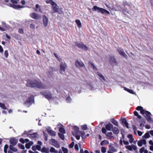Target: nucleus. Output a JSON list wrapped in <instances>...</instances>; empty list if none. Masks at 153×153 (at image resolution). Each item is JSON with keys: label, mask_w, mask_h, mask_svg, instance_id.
Returning a JSON list of instances; mask_svg holds the SVG:
<instances>
[{"label": "nucleus", "mask_w": 153, "mask_h": 153, "mask_svg": "<svg viewBox=\"0 0 153 153\" xmlns=\"http://www.w3.org/2000/svg\"><path fill=\"white\" fill-rule=\"evenodd\" d=\"M89 65H91L93 67L94 71H97V68L94 63L92 62H89Z\"/></svg>", "instance_id": "nucleus-33"}, {"label": "nucleus", "mask_w": 153, "mask_h": 153, "mask_svg": "<svg viewBox=\"0 0 153 153\" xmlns=\"http://www.w3.org/2000/svg\"><path fill=\"white\" fill-rule=\"evenodd\" d=\"M137 133H138V134L139 136H141L143 134L142 132L141 131H137Z\"/></svg>", "instance_id": "nucleus-62"}, {"label": "nucleus", "mask_w": 153, "mask_h": 153, "mask_svg": "<svg viewBox=\"0 0 153 153\" xmlns=\"http://www.w3.org/2000/svg\"><path fill=\"white\" fill-rule=\"evenodd\" d=\"M80 136H81L82 138H85L86 137L85 134V132L83 131H80V133L79 134V136L80 137Z\"/></svg>", "instance_id": "nucleus-34"}, {"label": "nucleus", "mask_w": 153, "mask_h": 153, "mask_svg": "<svg viewBox=\"0 0 153 153\" xmlns=\"http://www.w3.org/2000/svg\"><path fill=\"white\" fill-rule=\"evenodd\" d=\"M146 143V141L145 140L141 139L137 143V145L138 146L141 147L143 144L145 145Z\"/></svg>", "instance_id": "nucleus-18"}, {"label": "nucleus", "mask_w": 153, "mask_h": 153, "mask_svg": "<svg viewBox=\"0 0 153 153\" xmlns=\"http://www.w3.org/2000/svg\"><path fill=\"white\" fill-rule=\"evenodd\" d=\"M33 144V142L32 141H30L29 143H26L25 145V147L27 149H29L30 146Z\"/></svg>", "instance_id": "nucleus-31"}, {"label": "nucleus", "mask_w": 153, "mask_h": 153, "mask_svg": "<svg viewBox=\"0 0 153 153\" xmlns=\"http://www.w3.org/2000/svg\"><path fill=\"white\" fill-rule=\"evenodd\" d=\"M10 6L12 7L13 8H15L16 9H19V8H21L22 7V6L18 5H15V4H11L10 5Z\"/></svg>", "instance_id": "nucleus-30"}, {"label": "nucleus", "mask_w": 153, "mask_h": 153, "mask_svg": "<svg viewBox=\"0 0 153 153\" xmlns=\"http://www.w3.org/2000/svg\"><path fill=\"white\" fill-rule=\"evenodd\" d=\"M97 74L99 76V79L102 82L103 81L106 82V79L105 76L100 72H97Z\"/></svg>", "instance_id": "nucleus-16"}, {"label": "nucleus", "mask_w": 153, "mask_h": 153, "mask_svg": "<svg viewBox=\"0 0 153 153\" xmlns=\"http://www.w3.org/2000/svg\"><path fill=\"white\" fill-rule=\"evenodd\" d=\"M0 107L3 109L6 110L7 109L4 103L0 102Z\"/></svg>", "instance_id": "nucleus-38"}, {"label": "nucleus", "mask_w": 153, "mask_h": 153, "mask_svg": "<svg viewBox=\"0 0 153 153\" xmlns=\"http://www.w3.org/2000/svg\"><path fill=\"white\" fill-rule=\"evenodd\" d=\"M10 143L13 145H15L17 143L18 140L15 138H12L10 140Z\"/></svg>", "instance_id": "nucleus-22"}, {"label": "nucleus", "mask_w": 153, "mask_h": 153, "mask_svg": "<svg viewBox=\"0 0 153 153\" xmlns=\"http://www.w3.org/2000/svg\"><path fill=\"white\" fill-rule=\"evenodd\" d=\"M34 102V98L33 96H30L28 98L26 101L24 103V105L26 107H29Z\"/></svg>", "instance_id": "nucleus-6"}, {"label": "nucleus", "mask_w": 153, "mask_h": 153, "mask_svg": "<svg viewBox=\"0 0 153 153\" xmlns=\"http://www.w3.org/2000/svg\"><path fill=\"white\" fill-rule=\"evenodd\" d=\"M43 24L45 26H47L48 24V20L47 18L45 16H43Z\"/></svg>", "instance_id": "nucleus-21"}, {"label": "nucleus", "mask_w": 153, "mask_h": 153, "mask_svg": "<svg viewBox=\"0 0 153 153\" xmlns=\"http://www.w3.org/2000/svg\"><path fill=\"white\" fill-rule=\"evenodd\" d=\"M125 147L130 151H134L136 152H137V146L134 145H127L125 146Z\"/></svg>", "instance_id": "nucleus-10"}, {"label": "nucleus", "mask_w": 153, "mask_h": 153, "mask_svg": "<svg viewBox=\"0 0 153 153\" xmlns=\"http://www.w3.org/2000/svg\"><path fill=\"white\" fill-rule=\"evenodd\" d=\"M48 3L52 6L53 13L57 12L60 14L63 13L62 9L59 8L57 4L52 0H48Z\"/></svg>", "instance_id": "nucleus-3"}, {"label": "nucleus", "mask_w": 153, "mask_h": 153, "mask_svg": "<svg viewBox=\"0 0 153 153\" xmlns=\"http://www.w3.org/2000/svg\"><path fill=\"white\" fill-rule=\"evenodd\" d=\"M105 127L107 130L110 131L113 128V126L111 123H109L106 125Z\"/></svg>", "instance_id": "nucleus-20"}, {"label": "nucleus", "mask_w": 153, "mask_h": 153, "mask_svg": "<svg viewBox=\"0 0 153 153\" xmlns=\"http://www.w3.org/2000/svg\"><path fill=\"white\" fill-rule=\"evenodd\" d=\"M108 142L106 140H104L102 141L101 143H100V145L102 146H103L105 144H108Z\"/></svg>", "instance_id": "nucleus-43"}, {"label": "nucleus", "mask_w": 153, "mask_h": 153, "mask_svg": "<svg viewBox=\"0 0 153 153\" xmlns=\"http://www.w3.org/2000/svg\"><path fill=\"white\" fill-rule=\"evenodd\" d=\"M19 0H10V1L13 4H16L18 3Z\"/></svg>", "instance_id": "nucleus-48"}, {"label": "nucleus", "mask_w": 153, "mask_h": 153, "mask_svg": "<svg viewBox=\"0 0 153 153\" xmlns=\"http://www.w3.org/2000/svg\"><path fill=\"white\" fill-rule=\"evenodd\" d=\"M133 130L134 131V133L135 134H136V131L137 130V127L135 126H133Z\"/></svg>", "instance_id": "nucleus-55"}, {"label": "nucleus", "mask_w": 153, "mask_h": 153, "mask_svg": "<svg viewBox=\"0 0 153 153\" xmlns=\"http://www.w3.org/2000/svg\"><path fill=\"white\" fill-rule=\"evenodd\" d=\"M8 148V146L7 145H5L4 146V152L5 153L7 152V149Z\"/></svg>", "instance_id": "nucleus-52"}, {"label": "nucleus", "mask_w": 153, "mask_h": 153, "mask_svg": "<svg viewBox=\"0 0 153 153\" xmlns=\"http://www.w3.org/2000/svg\"><path fill=\"white\" fill-rule=\"evenodd\" d=\"M30 16L32 19H39L41 18V16L40 15L34 13H30Z\"/></svg>", "instance_id": "nucleus-12"}, {"label": "nucleus", "mask_w": 153, "mask_h": 153, "mask_svg": "<svg viewBox=\"0 0 153 153\" xmlns=\"http://www.w3.org/2000/svg\"><path fill=\"white\" fill-rule=\"evenodd\" d=\"M66 102L68 103H70L72 101V99L70 97L68 96L67 97L66 99Z\"/></svg>", "instance_id": "nucleus-45"}, {"label": "nucleus", "mask_w": 153, "mask_h": 153, "mask_svg": "<svg viewBox=\"0 0 153 153\" xmlns=\"http://www.w3.org/2000/svg\"><path fill=\"white\" fill-rule=\"evenodd\" d=\"M109 62L112 65H116L117 64V62L114 56H110Z\"/></svg>", "instance_id": "nucleus-14"}, {"label": "nucleus", "mask_w": 153, "mask_h": 153, "mask_svg": "<svg viewBox=\"0 0 153 153\" xmlns=\"http://www.w3.org/2000/svg\"><path fill=\"white\" fill-rule=\"evenodd\" d=\"M49 143L54 147L57 148H59L60 147V145L58 141L53 139H51L49 140Z\"/></svg>", "instance_id": "nucleus-7"}, {"label": "nucleus", "mask_w": 153, "mask_h": 153, "mask_svg": "<svg viewBox=\"0 0 153 153\" xmlns=\"http://www.w3.org/2000/svg\"><path fill=\"white\" fill-rule=\"evenodd\" d=\"M20 141L22 143H25V140L23 138H21L20 140Z\"/></svg>", "instance_id": "nucleus-63"}, {"label": "nucleus", "mask_w": 153, "mask_h": 153, "mask_svg": "<svg viewBox=\"0 0 153 153\" xmlns=\"http://www.w3.org/2000/svg\"><path fill=\"white\" fill-rule=\"evenodd\" d=\"M30 27L31 28L33 29H35V25L33 24H30Z\"/></svg>", "instance_id": "nucleus-64"}, {"label": "nucleus", "mask_w": 153, "mask_h": 153, "mask_svg": "<svg viewBox=\"0 0 153 153\" xmlns=\"http://www.w3.org/2000/svg\"><path fill=\"white\" fill-rule=\"evenodd\" d=\"M136 110L138 111H140V113L142 114L143 113V112L145 111L143 109V108L141 106H137L136 108Z\"/></svg>", "instance_id": "nucleus-26"}, {"label": "nucleus", "mask_w": 153, "mask_h": 153, "mask_svg": "<svg viewBox=\"0 0 153 153\" xmlns=\"http://www.w3.org/2000/svg\"><path fill=\"white\" fill-rule=\"evenodd\" d=\"M75 65L77 68L84 67L85 68L84 63L81 61L77 60L75 62Z\"/></svg>", "instance_id": "nucleus-13"}, {"label": "nucleus", "mask_w": 153, "mask_h": 153, "mask_svg": "<svg viewBox=\"0 0 153 153\" xmlns=\"http://www.w3.org/2000/svg\"><path fill=\"white\" fill-rule=\"evenodd\" d=\"M92 10L97 12L98 13H101L102 14L106 13L107 14H110L109 12L103 8L97 6H94L92 8Z\"/></svg>", "instance_id": "nucleus-4"}, {"label": "nucleus", "mask_w": 153, "mask_h": 153, "mask_svg": "<svg viewBox=\"0 0 153 153\" xmlns=\"http://www.w3.org/2000/svg\"><path fill=\"white\" fill-rule=\"evenodd\" d=\"M124 7L122 8L120 7V6H117L116 8L114 7L113 6H111L109 5L108 6L106 5L108 7L111 9V10H115V11H122L123 13L125 14H129L130 13V10H129L128 9L129 7V6L128 5L126 2H124L123 3Z\"/></svg>", "instance_id": "nucleus-2"}, {"label": "nucleus", "mask_w": 153, "mask_h": 153, "mask_svg": "<svg viewBox=\"0 0 153 153\" xmlns=\"http://www.w3.org/2000/svg\"><path fill=\"white\" fill-rule=\"evenodd\" d=\"M59 131L63 134L65 133V129L62 128H60L59 129Z\"/></svg>", "instance_id": "nucleus-42"}, {"label": "nucleus", "mask_w": 153, "mask_h": 153, "mask_svg": "<svg viewBox=\"0 0 153 153\" xmlns=\"http://www.w3.org/2000/svg\"><path fill=\"white\" fill-rule=\"evenodd\" d=\"M112 131L115 134H118L119 132V130L116 127H114L113 128Z\"/></svg>", "instance_id": "nucleus-24"}, {"label": "nucleus", "mask_w": 153, "mask_h": 153, "mask_svg": "<svg viewBox=\"0 0 153 153\" xmlns=\"http://www.w3.org/2000/svg\"><path fill=\"white\" fill-rule=\"evenodd\" d=\"M36 149H37L39 151H41V147L40 146L37 145L36 146Z\"/></svg>", "instance_id": "nucleus-60"}, {"label": "nucleus", "mask_w": 153, "mask_h": 153, "mask_svg": "<svg viewBox=\"0 0 153 153\" xmlns=\"http://www.w3.org/2000/svg\"><path fill=\"white\" fill-rule=\"evenodd\" d=\"M101 152L103 153H105L106 152V149L104 147H102L101 148Z\"/></svg>", "instance_id": "nucleus-51"}, {"label": "nucleus", "mask_w": 153, "mask_h": 153, "mask_svg": "<svg viewBox=\"0 0 153 153\" xmlns=\"http://www.w3.org/2000/svg\"><path fill=\"white\" fill-rule=\"evenodd\" d=\"M4 55L5 56L6 58H7L8 56V51L7 50H6L4 51Z\"/></svg>", "instance_id": "nucleus-53"}, {"label": "nucleus", "mask_w": 153, "mask_h": 153, "mask_svg": "<svg viewBox=\"0 0 153 153\" xmlns=\"http://www.w3.org/2000/svg\"><path fill=\"white\" fill-rule=\"evenodd\" d=\"M48 134L52 137H55L56 135V132L51 129V128L48 127Z\"/></svg>", "instance_id": "nucleus-15"}, {"label": "nucleus", "mask_w": 153, "mask_h": 153, "mask_svg": "<svg viewBox=\"0 0 153 153\" xmlns=\"http://www.w3.org/2000/svg\"><path fill=\"white\" fill-rule=\"evenodd\" d=\"M73 128L74 130L72 132L73 135L77 140H79L80 139L79 134L80 133L81 131L79 130V128L77 126H74Z\"/></svg>", "instance_id": "nucleus-5"}, {"label": "nucleus", "mask_w": 153, "mask_h": 153, "mask_svg": "<svg viewBox=\"0 0 153 153\" xmlns=\"http://www.w3.org/2000/svg\"><path fill=\"white\" fill-rule=\"evenodd\" d=\"M118 51L119 54L122 56L126 58L127 56L126 55L125 53L123 50L120 48L118 49Z\"/></svg>", "instance_id": "nucleus-19"}, {"label": "nucleus", "mask_w": 153, "mask_h": 153, "mask_svg": "<svg viewBox=\"0 0 153 153\" xmlns=\"http://www.w3.org/2000/svg\"><path fill=\"white\" fill-rule=\"evenodd\" d=\"M48 100H53V98L52 97L51 94H49V93H48Z\"/></svg>", "instance_id": "nucleus-54"}, {"label": "nucleus", "mask_w": 153, "mask_h": 153, "mask_svg": "<svg viewBox=\"0 0 153 153\" xmlns=\"http://www.w3.org/2000/svg\"><path fill=\"white\" fill-rule=\"evenodd\" d=\"M26 85L31 88H36L41 89H45L47 86L42 83L41 81L35 80H28Z\"/></svg>", "instance_id": "nucleus-1"}, {"label": "nucleus", "mask_w": 153, "mask_h": 153, "mask_svg": "<svg viewBox=\"0 0 153 153\" xmlns=\"http://www.w3.org/2000/svg\"><path fill=\"white\" fill-rule=\"evenodd\" d=\"M145 148L144 147H142L141 148L140 150V153H143V152H144Z\"/></svg>", "instance_id": "nucleus-59"}, {"label": "nucleus", "mask_w": 153, "mask_h": 153, "mask_svg": "<svg viewBox=\"0 0 153 153\" xmlns=\"http://www.w3.org/2000/svg\"><path fill=\"white\" fill-rule=\"evenodd\" d=\"M58 134L59 137L62 140H63L64 139V136L63 134L59 133Z\"/></svg>", "instance_id": "nucleus-41"}, {"label": "nucleus", "mask_w": 153, "mask_h": 153, "mask_svg": "<svg viewBox=\"0 0 153 153\" xmlns=\"http://www.w3.org/2000/svg\"><path fill=\"white\" fill-rule=\"evenodd\" d=\"M109 150L112 151L113 152H115L117 151V149L115 148L114 146H113L111 145H109L108 146Z\"/></svg>", "instance_id": "nucleus-25"}, {"label": "nucleus", "mask_w": 153, "mask_h": 153, "mask_svg": "<svg viewBox=\"0 0 153 153\" xmlns=\"http://www.w3.org/2000/svg\"><path fill=\"white\" fill-rule=\"evenodd\" d=\"M142 114L146 115L145 117L149 122L152 123L153 122V120L150 117L151 114L150 112L147 111H145Z\"/></svg>", "instance_id": "nucleus-9"}, {"label": "nucleus", "mask_w": 153, "mask_h": 153, "mask_svg": "<svg viewBox=\"0 0 153 153\" xmlns=\"http://www.w3.org/2000/svg\"><path fill=\"white\" fill-rule=\"evenodd\" d=\"M87 84L89 86L91 90H94L95 89L94 85H93V84H91V83L90 82L88 83Z\"/></svg>", "instance_id": "nucleus-35"}, {"label": "nucleus", "mask_w": 153, "mask_h": 153, "mask_svg": "<svg viewBox=\"0 0 153 153\" xmlns=\"http://www.w3.org/2000/svg\"><path fill=\"white\" fill-rule=\"evenodd\" d=\"M150 137L149 132L146 133L144 136H142V138L144 139V138H148Z\"/></svg>", "instance_id": "nucleus-37"}, {"label": "nucleus", "mask_w": 153, "mask_h": 153, "mask_svg": "<svg viewBox=\"0 0 153 153\" xmlns=\"http://www.w3.org/2000/svg\"><path fill=\"white\" fill-rule=\"evenodd\" d=\"M112 135V133L111 132H108L106 134V135L108 139H111L112 138H113V137Z\"/></svg>", "instance_id": "nucleus-29"}, {"label": "nucleus", "mask_w": 153, "mask_h": 153, "mask_svg": "<svg viewBox=\"0 0 153 153\" xmlns=\"http://www.w3.org/2000/svg\"><path fill=\"white\" fill-rule=\"evenodd\" d=\"M74 142H72L69 145V147L71 148H72L74 147Z\"/></svg>", "instance_id": "nucleus-57"}, {"label": "nucleus", "mask_w": 153, "mask_h": 153, "mask_svg": "<svg viewBox=\"0 0 153 153\" xmlns=\"http://www.w3.org/2000/svg\"><path fill=\"white\" fill-rule=\"evenodd\" d=\"M75 46L78 47L79 48H81L84 50L87 51L88 48L87 46L82 43H78L77 42L75 43Z\"/></svg>", "instance_id": "nucleus-11"}, {"label": "nucleus", "mask_w": 153, "mask_h": 153, "mask_svg": "<svg viewBox=\"0 0 153 153\" xmlns=\"http://www.w3.org/2000/svg\"><path fill=\"white\" fill-rule=\"evenodd\" d=\"M123 88L125 91L128 92L132 94H136L132 90L129 89L125 87H123Z\"/></svg>", "instance_id": "nucleus-28"}, {"label": "nucleus", "mask_w": 153, "mask_h": 153, "mask_svg": "<svg viewBox=\"0 0 153 153\" xmlns=\"http://www.w3.org/2000/svg\"><path fill=\"white\" fill-rule=\"evenodd\" d=\"M50 152H54L55 153H58V151L56 150L53 147L51 148L50 150Z\"/></svg>", "instance_id": "nucleus-40"}, {"label": "nucleus", "mask_w": 153, "mask_h": 153, "mask_svg": "<svg viewBox=\"0 0 153 153\" xmlns=\"http://www.w3.org/2000/svg\"><path fill=\"white\" fill-rule=\"evenodd\" d=\"M67 68V65L65 62H61L60 65V73L62 74H65V70Z\"/></svg>", "instance_id": "nucleus-8"}, {"label": "nucleus", "mask_w": 153, "mask_h": 153, "mask_svg": "<svg viewBox=\"0 0 153 153\" xmlns=\"http://www.w3.org/2000/svg\"><path fill=\"white\" fill-rule=\"evenodd\" d=\"M19 33L21 34H23L24 33L23 30L21 29H20L19 30Z\"/></svg>", "instance_id": "nucleus-61"}, {"label": "nucleus", "mask_w": 153, "mask_h": 153, "mask_svg": "<svg viewBox=\"0 0 153 153\" xmlns=\"http://www.w3.org/2000/svg\"><path fill=\"white\" fill-rule=\"evenodd\" d=\"M41 94L46 99H48V95L47 94V91H46L45 92L44 91H42L41 92Z\"/></svg>", "instance_id": "nucleus-36"}, {"label": "nucleus", "mask_w": 153, "mask_h": 153, "mask_svg": "<svg viewBox=\"0 0 153 153\" xmlns=\"http://www.w3.org/2000/svg\"><path fill=\"white\" fill-rule=\"evenodd\" d=\"M111 121L115 126H118V122L114 119H112L111 120Z\"/></svg>", "instance_id": "nucleus-32"}, {"label": "nucleus", "mask_w": 153, "mask_h": 153, "mask_svg": "<svg viewBox=\"0 0 153 153\" xmlns=\"http://www.w3.org/2000/svg\"><path fill=\"white\" fill-rule=\"evenodd\" d=\"M1 24L4 27H5L7 28H8L9 27V26L7 25L6 24V23L4 22H1Z\"/></svg>", "instance_id": "nucleus-44"}, {"label": "nucleus", "mask_w": 153, "mask_h": 153, "mask_svg": "<svg viewBox=\"0 0 153 153\" xmlns=\"http://www.w3.org/2000/svg\"><path fill=\"white\" fill-rule=\"evenodd\" d=\"M19 148L22 149H24L25 148L24 146L22 144H19Z\"/></svg>", "instance_id": "nucleus-56"}, {"label": "nucleus", "mask_w": 153, "mask_h": 153, "mask_svg": "<svg viewBox=\"0 0 153 153\" xmlns=\"http://www.w3.org/2000/svg\"><path fill=\"white\" fill-rule=\"evenodd\" d=\"M62 149L64 153H68V150L67 148L62 147Z\"/></svg>", "instance_id": "nucleus-46"}, {"label": "nucleus", "mask_w": 153, "mask_h": 153, "mask_svg": "<svg viewBox=\"0 0 153 153\" xmlns=\"http://www.w3.org/2000/svg\"><path fill=\"white\" fill-rule=\"evenodd\" d=\"M27 137L33 139L37 137V134L34 133L32 134H29L27 135Z\"/></svg>", "instance_id": "nucleus-23"}, {"label": "nucleus", "mask_w": 153, "mask_h": 153, "mask_svg": "<svg viewBox=\"0 0 153 153\" xmlns=\"http://www.w3.org/2000/svg\"><path fill=\"white\" fill-rule=\"evenodd\" d=\"M121 121L122 123V125L123 126H125L127 128H128V123L126 120L125 119H122L121 120Z\"/></svg>", "instance_id": "nucleus-17"}, {"label": "nucleus", "mask_w": 153, "mask_h": 153, "mask_svg": "<svg viewBox=\"0 0 153 153\" xmlns=\"http://www.w3.org/2000/svg\"><path fill=\"white\" fill-rule=\"evenodd\" d=\"M47 132H48V130L47 128H46V131H43V133L45 136L44 139L45 140H47L48 139L47 135V134L46 133Z\"/></svg>", "instance_id": "nucleus-39"}, {"label": "nucleus", "mask_w": 153, "mask_h": 153, "mask_svg": "<svg viewBox=\"0 0 153 153\" xmlns=\"http://www.w3.org/2000/svg\"><path fill=\"white\" fill-rule=\"evenodd\" d=\"M82 129L84 130H85L87 128V126L86 125H84L81 126Z\"/></svg>", "instance_id": "nucleus-47"}, {"label": "nucleus", "mask_w": 153, "mask_h": 153, "mask_svg": "<svg viewBox=\"0 0 153 153\" xmlns=\"http://www.w3.org/2000/svg\"><path fill=\"white\" fill-rule=\"evenodd\" d=\"M48 150L47 149L45 148V147H44L43 148L42 150H41V151L42 152H45L46 153H47Z\"/></svg>", "instance_id": "nucleus-50"}, {"label": "nucleus", "mask_w": 153, "mask_h": 153, "mask_svg": "<svg viewBox=\"0 0 153 153\" xmlns=\"http://www.w3.org/2000/svg\"><path fill=\"white\" fill-rule=\"evenodd\" d=\"M102 132L103 133L106 134V129L105 128L103 127L102 128Z\"/></svg>", "instance_id": "nucleus-58"}, {"label": "nucleus", "mask_w": 153, "mask_h": 153, "mask_svg": "<svg viewBox=\"0 0 153 153\" xmlns=\"http://www.w3.org/2000/svg\"><path fill=\"white\" fill-rule=\"evenodd\" d=\"M75 22L79 28H81L82 27V24L80 20L78 19L76 20H75Z\"/></svg>", "instance_id": "nucleus-27"}, {"label": "nucleus", "mask_w": 153, "mask_h": 153, "mask_svg": "<svg viewBox=\"0 0 153 153\" xmlns=\"http://www.w3.org/2000/svg\"><path fill=\"white\" fill-rule=\"evenodd\" d=\"M75 90L76 92L79 93L81 92V88L79 87H76L75 88Z\"/></svg>", "instance_id": "nucleus-49"}]
</instances>
